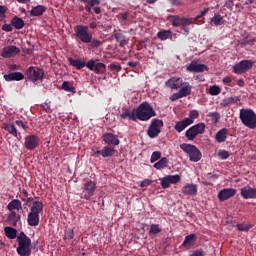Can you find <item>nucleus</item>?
Masks as SVG:
<instances>
[{
  "instance_id": "obj_53",
  "label": "nucleus",
  "mask_w": 256,
  "mask_h": 256,
  "mask_svg": "<svg viewBox=\"0 0 256 256\" xmlns=\"http://www.w3.org/2000/svg\"><path fill=\"white\" fill-rule=\"evenodd\" d=\"M183 98V96L180 94V92H176L174 93L171 97H170V101H177V99H181Z\"/></svg>"
},
{
  "instance_id": "obj_44",
  "label": "nucleus",
  "mask_w": 256,
  "mask_h": 256,
  "mask_svg": "<svg viewBox=\"0 0 256 256\" xmlns=\"http://www.w3.org/2000/svg\"><path fill=\"white\" fill-rule=\"evenodd\" d=\"M209 93L210 95H219V93H221V88H219V86H212L209 89Z\"/></svg>"
},
{
  "instance_id": "obj_46",
  "label": "nucleus",
  "mask_w": 256,
  "mask_h": 256,
  "mask_svg": "<svg viewBox=\"0 0 256 256\" xmlns=\"http://www.w3.org/2000/svg\"><path fill=\"white\" fill-rule=\"evenodd\" d=\"M237 101H239V98L230 97L224 100V105H233V103H237Z\"/></svg>"
},
{
  "instance_id": "obj_47",
  "label": "nucleus",
  "mask_w": 256,
  "mask_h": 256,
  "mask_svg": "<svg viewBox=\"0 0 256 256\" xmlns=\"http://www.w3.org/2000/svg\"><path fill=\"white\" fill-rule=\"evenodd\" d=\"M96 63H97V61L90 60V61L86 62V67H88L90 69V71H95Z\"/></svg>"
},
{
  "instance_id": "obj_64",
  "label": "nucleus",
  "mask_w": 256,
  "mask_h": 256,
  "mask_svg": "<svg viewBox=\"0 0 256 256\" xmlns=\"http://www.w3.org/2000/svg\"><path fill=\"white\" fill-rule=\"evenodd\" d=\"M157 0H147L148 3H155Z\"/></svg>"
},
{
  "instance_id": "obj_16",
  "label": "nucleus",
  "mask_w": 256,
  "mask_h": 256,
  "mask_svg": "<svg viewBox=\"0 0 256 256\" xmlns=\"http://www.w3.org/2000/svg\"><path fill=\"white\" fill-rule=\"evenodd\" d=\"M27 76L32 81H39V80L43 79V70H41L39 68L30 67L27 70Z\"/></svg>"
},
{
  "instance_id": "obj_60",
  "label": "nucleus",
  "mask_w": 256,
  "mask_h": 256,
  "mask_svg": "<svg viewBox=\"0 0 256 256\" xmlns=\"http://www.w3.org/2000/svg\"><path fill=\"white\" fill-rule=\"evenodd\" d=\"M90 27L91 29H95V27H97V23L96 22L90 23Z\"/></svg>"
},
{
  "instance_id": "obj_42",
  "label": "nucleus",
  "mask_w": 256,
  "mask_h": 256,
  "mask_svg": "<svg viewBox=\"0 0 256 256\" xmlns=\"http://www.w3.org/2000/svg\"><path fill=\"white\" fill-rule=\"evenodd\" d=\"M212 23H214V25H223V17H221L218 14H215L214 17L212 18Z\"/></svg>"
},
{
  "instance_id": "obj_35",
  "label": "nucleus",
  "mask_w": 256,
  "mask_h": 256,
  "mask_svg": "<svg viewBox=\"0 0 256 256\" xmlns=\"http://www.w3.org/2000/svg\"><path fill=\"white\" fill-rule=\"evenodd\" d=\"M8 221L11 225H16L17 221H19L17 212L10 211V214L8 215Z\"/></svg>"
},
{
  "instance_id": "obj_59",
  "label": "nucleus",
  "mask_w": 256,
  "mask_h": 256,
  "mask_svg": "<svg viewBox=\"0 0 256 256\" xmlns=\"http://www.w3.org/2000/svg\"><path fill=\"white\" fill-rule=\"evenodd\" d=\"M94 13H96L97 15H99V13H101V8L95 7V8H94Z\"/></svg>"
},
{
  "instance_id": "obj_45",
  "label": "nucleus",
  "mask_w": 256,
  "mask_h": 256,
  "mask_svg": "<svg viewBox=\"0 0 256 256\" xmlns=\"http://www.w3.org/2000/svg\"><path fill=\"white\" fill-rule=\"evenodd\" d=\"M105 70V64L103 63H96L94 71L95 73H101V71Z\"/></svg>"
},
{
  "instance_id": "obj_18",
  "label": "nucleus",
  "mask_w": 256,
  "mask_h": 256,
  "mask_svg": "<svg viewBox=\"0 0 256 256\" xmlns=\"http://www.w3.org/2000/svg\"><path fill=\"white\" fill-rule=\"evenodd\" d=\"M187 71H191L192 73H201L203 71H207V66L205 64H199L198 62L193 61L187 66Z\"/></svg>"
},
{
  "instance_id": "obj_25",
  "label": "nucleus",
  "mask_w": 256,
  "mask_h": 256,
  "mask_svg": "<svg viewBox=\"0 0 256 256\" xmlns=\"http://www.w3.org/2000/svg\"><path fill=\"white\" fill-rule=\"evenodd\" d=\"M23 78L24 76H23V73L21 72H12L4 76V79L6 81H22Z\"/></svg>"
},
{
  "instance_id": "obj_15",
  "label": "nucleus",
  "mask_w": 256,
  "mask_h": 256,
  "mask_svg": "<svg viewBox=\"0 0 256 256\" xmlns=\"http://www.w3.org/2000/svg\"><path fill=\"white\" fill-rule=\"evenodd\" d=\"M39 145V138L35 135L26 136L24 147L28 150L36 149Z\"/></svg>"
},
{
  "instance_id": "obj_12",
  "label": "nucleus",
  "mask_w": 256,
  "mask_h": 256,
  "mask_svg": "<svg viewBox=\"0 0 256 256\" xmlns=\"http://www.w3.org/2000/svg\"><path fill=\"white\" fill-rule=\"evenodd\" d=\"M95 189H97V184L93 181L86 182L83 188L84 199H91L95 194Z\"/></svg>"
},
{
  "instance_id": "obj_29",
  "label": "nucleus",
  "mask_w": 256,
  "mask_h": 256,
  "mask_svg": "<svg viewBox=\"0 0 256 256\" xmlns=\"http://www.w3.org/2000/svg\"><path fill=\"white\" fill-rule=\"evenodd\" d=\"M120 117L121 119H129V121H137L135 116V110H133L132 112L129 110H125L121 113Z\"/></svg>"
},
{
  "instance_id": "obj_27",
  "label": "nucleus",
  "mask_w": 256,
  "mask_h": 256,
  "mask_svg": "<svg viewBox=\"0 0 256 256\" xmlns=\"http://www.w3.org/2000/svg\"><path fill=\"white\" fill-rule=\"evenodd\" d=\"M178 92H180V95H182V97H187V95H191V85L188 82H184Z\"/></svg>"
},
{
  "instance_id": "obj_30",
  "label": "nucleus",
  "mask_w": 256,
  "mask_h": 256,
  "mask_svg": "<svg viewBox=\"0 0 256 256\" xmlns=\"http://www.w3.org/2000/svg\"><path fill=\"white\" fill-rule=\"evenodd\" d=\"M69 63L72 67H76V69H83L86 65V62L81 59H69Z\"/></svg>"
},
{
  "instance_id": "obj_63",
  "label": "nucleus",
  "mask_w": 256,
  "mask_h": 256,
  "mask_svg": "<svg viewBox=\"0 0 256 256\" xmlns=\"http://www.w3.org/2000/svg\"><path fill=\"white\" fill-rule=\"evenodd\" d=\"M205 13H207V10L202 11L201 15H199L198 17H203V15H205Z\"/></svg>"
},
{
  "instance_id": "obj_24",
  "label": "nucleus",
  "mask_w": 256,
  "mask_h": 256,
  "mask_svg": "<svg viewBox=\"0 0 256 256\" xmlns=\"http://www.w3.org/2000/svg\"><path fill=\"white\" fill-rule=\"evenodd\" d=\"M189 125H191V120H187V118H185L184 120L177 122L176 125L174 126V129L178 133H181L182 131H185V129H187Z\"/></svg>"
},
{
  "instance_id": "obj_13",
  "label": "nucleus",
  "mask_w": 256,
  "mask_h": 256,
  "mask_svg": "<svg viewBox=\"0 0 256 256\" xmlns=\"http://www.w3.org/2000/svg\"><path fill=\"white\" fill-rule=\"evenodd\" d=\"M20 52L21 50L16 46H6L2 49L1 57H4L5 59H11V57H15V55H18Z\"/></svg>"
},
{
  "instance_id": "obj_61",
  "label": "nucleus",
  "mask_w": 256,
  "mask_h": 256,
  "mask_svg": "<svg viewBox=\"0 0 256 256\" xmlns=\"http://www.w3.org/2000/svg\"><path fill=\"white\" fill-rule=\"evenodd\" d=\"M18 3H29V0H17Z\"/></svg>"
},
{
  "instance_id": "obj_1",
  "label": "nucleus",
  "mask_w": 256,
  "mask_h": 256,
  "mask_svg": "<svg viewBox=\"0 0 256 256\" xmlns=\"http://www.w3.org/2000/svg\"><path fill=\"white\" fill-rule=\"evenodd\" d=\"M134 115L136 117V120L139 119V121H149L151 117H155V110H153V107L147 102H144L139 105L136 109H134Z\"/></svg>"
},
{
  "instance_id": "obj_9",
  "label": "nucleus",
  "mask_w": 256,
  "mask_h": 256,
  "mask_svg": "<svg viewBox=\"0 0 256 256\" xmlns=\"http://www.w3.org/2000/svg\"><path fill=\"white\" fill-rule=\"evenodd\" d=\"M168 21L173 27H187V25L193 24V19L181 18L179 16H169Z\"/></svg>"
},
{
  "instance_id": "obj_38",
  "label": "nucleus",
  "mask_w": 256,
  "mask_h": 256,
  "mask_svg": "<svg viewBox=\"0 0 256 256\" xmlns=\"http://www.w3.org/2000/svg\"><path fill=\"white\" fill-rule=\"evenodd\" d=\"M172 34L169 30H164L158 33V38L161 39V41H166V39H171Z\"/></svg>"
},
{
  "instance_id": "obj_36",
  "label": "nucleus",
  "mask_w": 256,
  "mask_h": 256,
  "mask_svg": "<svg viewBox=\"0 0 256 256\" xmlns=\"http://www.w3.org/2000/svg\"><path fill=\"white\" fill-rule=\"evenodd\" d=\"M44 11H45V7L36 6L31 10V15H33V17H39V15H43Z\"/></svg>"
},
{
  "instance_id": "obj_26",
  "label": "nucleus",
  "mask_w": 256,
  "mask_h": 256,
  "mask_svg": "<svg viewBox=\"0 0 256 256\" xmlns=\"http://www.w3.org/2000/svg\"><path fill=\"white\" fill-rule=\"evenodd\" d=\"M2 129L8 131V133H10V135H13V137H17V128L13 123H4L2 125Z\"/></svg>"
},
{
  "instance_id": "obj_57",
  "label": "nucleus",
  "mask_w": 256,
  "mask_h": 256,
  "mask_svg": "<svg viewBox=\"0 0 256 256\" xmlns=\"http://www.w3.org/2000/svg\"><path fill=\"white\" fill-rule=\"evenodd\" d=\"M5 15V7L0 6V18Z\"/></svg>"
},
{
  "instance_id": "obj_48",
  "label": "nucleus",
  "mask_w": 256,
  "mask_h": 256,
  "mask_svg": "<svg viewBox=\"0 0 256 256\" xmlns=\"http://www.w3.org/2000/svg\"><path fill=\"white\" fill-rule=\"evenodd\" d=\"M73 235H74L73 229L68 228V229H66V231H65L64 238H65V239H72V238H73Z\"/></svg>"
},
{
  "instance_id": "obj_8",
  "label": "nucleus",
  "mask_w": 256,
  "mask_h": 256,
  "mask_svg": "<svg viewBox=\"0 0 256 256\" xmlns=\"http://www.w3.org/2000/svg\"><path fill=\"white\" fill-rule=\"evenodd\" d=\"M162 127H163V120H159V119L152 120L151 125L148 128V136L151 137V139H154V137H158L159 133H161Z\"/></svg>"
},
{
  "instance_id": "obj_11",
  "label": "nucleus",
  "mask_w": 256,
  "mask_h": 256,
  "mask_svg": "<svg viewBox=\"0 0 256 256\" xmlns=\"http://www.w3.org/2000/svg\"><path fill=\"white\" fill-rule=\"evenodd\" d=\"M181 181L180 175H168L161 179V186L163 189H169L171 185H177Z\"/></svg>"
},
{
  "instance_id": "obj_22",
  "label": "nucleus",
  "mask_w": 256,
  "mask_h": 256,
  "mask_svg": "<svg viewBox=\"0 0 256 256\" xmlns=\"http://www.w3.org/2000/svg\"><path fill=\"white\" fill-rule=\"evenodd\" d=\"M183 195L194 196L197 195V185L193 183H188L182 187Z\"/></svg>"
},
{
  "instance_id": "obj_37",
  "label": "nucleus",
  "mask_w": 256,
  "mask_h": 256,
  "mask_svg": "<svg viewBox=\"0 0 256 256\" xmlns=\"http://www.w3.org/2000/svg\"><path fill=\"white\" fill-rule=\"evenodd\" d=\"M12 25L15 27V29H23L25 22H23V19L21 18H13Z\"/></svg>"
},
{
  "instance_id": "obj_39",
  "label": "nucleus",
  "mask_w": 256,
  "mask_h": 256,
  "mask_svg": "<svg viewBox=\"0 0 256 256\" xmlns=\"http://www.w3.org/2000/svg\"><path fill=\"white\" fill-rule=\"evenodd\" d=\"M199 117V112L197 110H192L189 113V117L186 118V121H190L191 125H193V123H195V119H197Z\"/></svg>"
},
{
  "instance_id": "obj_41",
  "label": "nucleus",
  "mask_w": 256,
  "mask_h": 256,
  "mask_svg": "<svg viewBox=\"0 0 256 256\" xmlns=\"http://www.w3.org/2000/svg\"><path fill=\"white\" fill-rule=\"evenodd\" d=\"M161 231V228H159V225L157 224H152L150 226V235H158V233Z\"/></svg>"
},
{
  "instance_id": "obj_49",
  "label": "nucleus",
  "mask_w": 256,
  "mask_h": 256,
  "mask_svg": "<svg viewBox=\"0 0 256 256\" xmlns=\"http://www.w3.org/2000/svg\"><path fill=\"white\" fill-rule=\"evenodd\" d=\"M237 229L238 231H249V229H251V226L247 224H238Z\"/></svg>"
},
{
  "instance_id": "obj_14",
  "label": "nucleus",
  "mask_w": 256,
  "mask_h": 256,
  "mask_svg": "<svg viewBox=\"0 0 256 256\" xmlns=\"http://www.w3.org/2000/svg\"><path fill=\"white\" fill-rule=\"evenodd\" d=\"M237 194V190L233 188H224L219 191L218 199L219 201H227V199H231V197H235Z\"/></svg>"
},
{
  "instance_id": "obj_2",
  "label": "nucleus",
  "mask_w": 256,
  "mask_h": 256,
  "mask_svg": "<svg viewBox=\"0 0 256 256\" xmlns=\"http://www.w3.org/2000/svg\"><path fill=\"white\" fill-rule=\"evenodd\" d=\"M18 248L17 253L20 256L31 255V239L25 235V233H20L17 236Z\"/></svg>"
},
{
  "instance_id": "obj_31",
  "label": "nucleus",
  "mask_w": 256,
  "mask_h": 256,
  "mask_svg": "<svg viewBox=\"0 0 256 256\" xmlns=\"http://www.w3.org/2000/svg\"><path fill=\"white\" fill-rule=\"evenodd\" d=\"M82 3H86L87 5L85 6L86 11L91 12V9L95 7V5H99V0H79Z\"/></svg>"
},
{
  "instance_id": "obj_54",
  "label": "nucleus",
  "mask_w": 256,
  "mask_h": 256,
  "mask_svg": "<svg viewBox=\"0 0 256 256\" xmlns=\"http://www.w3.org/2000/svg\"><path fill=\"white\" fill-rule=\"evenodd\" d=\"M190 256H205V251L202 249L194 251Z\"/></svg>"
},
{
  "instance_id": "obj_62",
  "label": "nucleus",
  "mask_w": 256,
  "mask_h": 256,
  "mask_svg": "<svg viewBox=\"0 0 256 256\" xmlns=\"http://www.w3.org/2000/svg\"><path fill=\"white\" fill-rule=\"evenodd\" d=\"M129 65H130V67H135V66L137 65V63H135V62H129Z\"/></svg>"
},
{
  "instance_id": "obj_52",
  "label": "nucleus",
  "mask_w": 256,
  "mask_h": 256,
  "mask_svg": "<svg viewBox=\"0 0 256 256\" xmlns=\"http://www.w3.org/2000/svg\"><path fill=\"white\" fill-rule=\"evenodd\" d=\"M89 43L92 48L101 47V42L97 39L91 40Z\"/></svg>"
},
{
  "instance_id": "obj_55",
  "label": "nucleus",
  "mask_w": 256,
  "mask_h": 256,
  "mask_svg": "<svg viewBox=\"0 0 256 256\" xmlns=\"http://www.w3.org/2000/svg\"><path fill=\"white\" fill-rule=\"evenodd\" d=\"M2 29H3V31H7V32L13 31V27L9 24L3 25Z\"/></svg>"
},
{
  "instance_id": "obj_32",
  "label": "nucleus",
  "mask_w": 256,
  "mask_h": 256,
  "mask_svg": "<svg viewBox=\"0 0 256 256\" xmlns=\"http://www.w3.org/2000/svg\"><path fill=\"white\" fill-rule=\"evenodd\" d=\"M5 235L8 239H15L17 237V230L15 228H11L9 226L4 228Z\"/></svg>"
},
{
  "instance_id": "obj_43",
  "label": "nucleus",
  "mask_w": 256,
  "mask_h": 256,
  "mask_svg": "<svg viewBox=\"0 0 256 256\" xmlns=\"http://www.w3.org/2000/svg\"><path fill=\"white\" fill-rule=\"evenodd\" d=\"M159 159H161V152H153L150 158L151 163H155V161H159Z\"/></svg>"
},
{
  "instance_id": "obj_20",
  "label": "nucleus",
  "mask_w": 256,
  "mask_h": 256,
  "mask_svg": "<svg viewBox=\"0 0 256 256\" xmlns=\"http://www.w3.org/2000/svg\"><path fill=\"white\" fill-rule=\"evenodd\" d=\"M184 83L183 79L172 77L166 82V85L170 87V89H181Z\"/></svg>"
},
{
  "instance_id": "obj_4",
  "label": "nucleus",
  "mask_w": 256,
  "mask_h": 256,
  "mask_svg": "<svg viewBox=\"0 0 256 256\" xmlns=\"http://www.w3.org/2000/svg\"><path fill=\"white\" fill-rule=\"evenodd\" d=\"M42 211L43 203L39 201L33 202L27 218L28 225L31 227H37V225H39V213Z\"/></svg>"
},
{
  "instance_id": "obj_6",
  "label": "nucleus",
  "mask_w": 256,
  "mask_h": 256,
  "mask_svg": "<svg viewBox=\"0 0 256 256\" xmlns=\"http://www.w3.org/2000/svg\"><path fill=\"white\" fill-rule=\"evenodd\" d=\"M75 35L82 43H91V39H93V35L89 33V27L79 25L74 28Z\"/></svg>"
},
{
  "instance_id": "obj_7",
  "label": "nucleus",
  "mask_w": 256,
  "mask_h": 256,
  "mask_svg": "<svg viewBox=\"0 0 256 256\" xmlns=\"http://www.w3.org/2000/svg\"><path fill=\"white\" fill-rule=\"evenodd\" d=\"M203 133H205V124L199 123L186 131V137L189 141H193L197 135H203Z\"/></svg>"
},
{
  "instance_id": "obj_10",
  "label": "nucleus",
  "mask_w": 256,
  "mask_h": 256,
  "mask_svg": "<svg viewBox=\"0 0 256 256\" xmlns=\"http://www.w3.org/2000/svg\"><path fill=\"white\" fill-rule=\"evenodd\" d=\"M251 67H253V61L242 60L233 66V70H234V73H236L237 75H241V73H245V71H249Z\"/></svg>"
},
{
  "instance_id": "obj_28",
  "label": "nucleus",
  "mask_w": 256,
  "mask_h": 256,
  "mask_svg": "<svg viewBox=\"0 0 256 256\" xmlns=\"http://www.w3.org/2000/svg\"><path fill=\"white\" fill-rule=\"evenodd\" d=\"M7 208L8 211L17 212L21 209V202L18 199H14L8 204Z\"/></svg>"
},
{
  "instance_id": "obj_51",
  "label": "nucleus",
  "mask_w": 256,
  "mask_h": 256,
  "mask_svg": "<svg viewBox=\"0 0 256 256\" xmlns=\"http://www.w3.org/2000/svg\"><path fill=\"white\" fill-rule=\"evenodd\" d=\"M153 183L151 179H145L140 183V187H149Z\"/></svg>"
},
{
  "instance_id": "obj_58",
  "label": "nucleus",
  "mask_w": 256,
  "mask_h": 256,
  "mask_svg": "<svg viewBox=\"0 0 256 256\" xmlns=\"http://www.w3.org/2000/svg\"><path fill=\"white\" fill-rule=\"evenodd\" d=\"M223 83H231V77L229 76L224 77Z\"/></svg>"
},
{
  "instance_id": "obj_21",
  "label": "nucleus",
  "mask_w": 256,
  "mask_h": 256,
  "mask_svg": "<svg viewBox=\"0 0 256 256\" xmlns=\"http://www.w3.org/2000/svg\"><path fill=\"white\" fill-rule=\"evenodd\" d=\"M94 155H102V157H113L115 155V148L106 146L102 150H93Z\"/></svg>"
},
{
  "instance_id": "obj_3",
  "label": "nucleus",
  "mask_w": 256,
  "mask_h": 256,
  "mask_svg": "<svg viewBox=\"0 0 256 256\" xmlns=\"http://www.w3.org/2000/svg\"><path fill=\"white\" fill-rule=\"evenodd\" d=\"M239 117L245 127H248V129H256L255 111L251 109H241Z\"/></svg>"
},
{
  "instance_id": "obj_34",
  "label": "nucleus",
  "mask_w": 256,
  "mask_h": 256,
  "mask_svg": "<svg viewBox=\"0 0 256 256\" xmlns=\"http://www.w3.org/2000/svg\"><path fill=\"white\" fill-rule=\"evenodd\" d=\"M167 163H169V160L164 157L160 159L158 162L154 164L155 169H165L167 167Z\"/></svg>"
},
{
  "instance_id": "obj_23",
  "label": "nucleus",
  "mask_w": 256,
  "mask_h": 256,
  "mask_svg": "<svg viewBox=\"0 0 256 256\" xmlns=\"http://www.w3.org/2000/svg\"><path fill=\"white\" fill-rule=\"evenodd\" d=\"M197 241V235L195 234H190L185 237L184 242H183V247H186V249H190V247H193Z\"/></svg>"
},
{
  "instance_id": "obj_17",
  "label": "nucleus",
  "mask_w": 256,
  "mask_h": 256,
  "mask_svg": "<svg viewBox=\"0 0 256 256\" xmlns=\"http://www.w3.org/2000/svg\"><path fill=\"white\" fill-rule=\"evenodd\" d=\"M240 194L242 195L243 199H256V188L244 186L241 188Z\"/></svg>"
},
{
  "instance_id": "obj_5",
  "label": "nucleus",
  "mask_w": 256,
  "mask_h": 256,
  "mask_svg": "<svg viewBox=\"0 0 256 256\" xmlns=\"http://www.w3.org/2000/svg\"><path fill=\"white\" fill-rule=\"evenodd\" d=\"M180 149H182L184 153H187L190 161H192L193 163H198V161H201V157H202L201 151H199L195 147V145L184 143L180 145Z\"/></svg>"
},
{
  "instance_id": "obj_56",
  "label": "nucleus",
  "mask_w": 256,
  "mask_h": 256,
  "mask_svg": "<svg viewBox=\"0 0 256 256\" xmlns=\"http://www.w3.org/2000/svg\"><path fill=\"white\" fill-rule=\"evenodd\" d=\"M16 125L24 129V131L27 129V126L21 120L16 121Z\"/></svg>"
},
{
  "instance_id": "obj_33",
  "label": "nucleus",
  "mask_w": 256,
  "mask_h": 256,
  "mask_svg": "<svg viewBox=\"0 0 256 256\" xmlns=\"http://www.w3.org/2000/svg\"><path fill=\"white\" fill-rule=\"evenodd\" d=\"M227 139V130L222 129L216 134V141L218 143H223Z\"/></svg>"
},
{
  "instance_id": "obj_40",
  "label": "nucleus",
  "mask_w": 256,
  "mask_h": 256,
  "mask_svg": "<svg viewBox=\"0 0 256 256\" xmlns=\"http://www.w3.org/2000/svg\"><path fill=\"white\" fill-rule=\"evenodd\" d=\"M62 89L64 91H68L69 93H74L75 92V88L69 82H63Z\"/></svg>"
},
{
  "instance_id": "obj_19",
  "label": "nucleus",
  "mask_w": 256,
  "mask_h": 256,
  "mask_svg": "<svg viewBox=\"0 0 256 256\" xmlns=\"http://www.w3.org/2000/svg\"><path fill=\"white\" fill-rule=\"evenodd\" d=\"M103 141L107 144V145H119L120 141H119V137L115 134L112 133H105L103 135Z\"/></svg>"
},
{
  "instance_id": "obj_50",
  "label": "nucleus",
  "mask_w": 256,
  "mask_h": 256,
  "mask_svg": "<svg viewBox=\"0 0 256 256\" xmlns=\"http://www.w3.org/2000/svg\"><path fill=\"white\" fill-rule=\"evenodd\" d=\"M218 157H220V159H227L229 157V152L225 150H220L218 152Z\"/></svg>"
}]
</instances>
